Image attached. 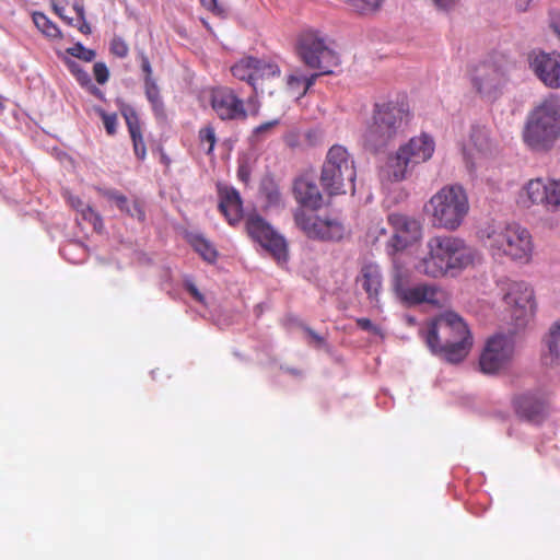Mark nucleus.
Instances as JSON below:
<instances>
[{
  "mask_svg": "<svg viewBox=\"0 0 560 560\" xmlns=\"http://www.w3.org/2000/svg\"><path fill=\"white\" fill-rule=\"evenodd\" d=\"M427 254L415 265L417 272L430 278L459 273L482 261L481 252L464 238L454 235H435L425 243Z\"/></svg>",
  "mask_w": 560,
  "mask_h": 560,
  "instance_id": "f257e3e1",
  "label": "nucleus"
},
{
  "mask_svg": "<svg viewBox=\"0 0 560 560\" xmlns=\"http://www.w3.org/2000/svg\"><path fill=\"white\" fill-rule=\"evenodd\" d=\"M420 334L430 351L450 363L463 361L472 347V335L456 313L446 312L427 323Z\"/></svg>",
  "mask_w": 560,
  "mask_h": 560,
  "instance_id": "f03ea898",
  "label": "nucleus"
},
{
  "mask_svg": "<svg viewBox=\"0 0 560 560\" xmlns=\"http://www.w3.org/2000/svg\"><path fill=\"white\" fill-rule=\"evenodd\" d=\"M477 235L494 258L506 257L521 265L529 264L533 258V237L518 223L486 224L479 229Z\"/></svg>",
  "mask_w": 560,
  "mask_h": 560,
  "instance_id": "7ed1b4c3",
  "label": "nucleus"
},
{
  "mask_svg": "<svg viewBox=\"0 0 560 560\" xmlns=\"http://www.w3.org/2000/svg\"><path fill=\"white\" fill-rule=\"evenodd\" d=\"M409 120V105L404 101L375 104L372 118L362 135L364 148L371 152L384 150L405 131Z\"/></svg>",
  "mask_w": 560,
  "mask_h": 560,
  "instance_id": "20e7f679",
  "label": "nucleus"
},
{
  "mask_svg": "<svg viewBox=\"0 0 560 560\" xmlns=\"http://www.w3.org/2000/svg\"><path fill=\"white\" fill-rule=\"evenodd\" d=\"M469 208L466 190L454 184L445 185L432 195L424 206V213L433 228L454 232L464 223Z\"/></svg>",
  "mask_w": 560,
  "mask_h": 560,
  "instance_id": "39448f33",
  "label": "nucleus"
},
{
  "mask_svg": "<svg viewBox=\"0 0 560 560\" xmlns=\"http://www.w3.org/2000/svg\"><path fill=\"white\" fill-rule=\"evenodd\" d=\"M560 137V96L550 95L528 115L523 131L525 143L536 151L552 148Z\"/></svg>",
  "mask_w": 560,
  "mask_h": 560,
  "instance_id": "423d86ee",
  "label": "nucleus"
},
{
  "mask_svg": "<svg viewBox=\"0 0 560 560\" xmlns=\"http://www.w3.org/2000/svg\"><path fill=\"white\" fill-rule=\"evenodd\" d=\"M298 51L307 67L320 71L319 73L312 74L310 78L295 74L289 75L288 84L293 86L295 83H303L304 92L314 84L319 74L331 73L332 68L339 63L338 55L318 32L308 31L303 33L299 40Z\"/></svg>",
  "mask_w": 560,
  "mask_h": 560,
  "instance_id": "0eeeda50",
  "label": "nucleus"
},
{
  "mask_svg": "<svg viewBox=\"0 0 560 560\" xmlns=\"http://www.w3.org/2000/svg\"><path fill=\"white\" fill-rule=\"evenodd\" d=\"M435 150V142L432 136L422 132L410 138L401 144L394 155H390L383 168V176L390 182H402L410 174L411 170L429 161Z\"/></svg>",
  "mask_w": 560,
  "mask_h": 560,
  "instance_id": "6e6552de",
  "label": "nucleus"
},
{
  "mask_svg": "<svg viewBox=\"0 0 560 560\" xmlns=\"http://www.w3.org/2000/svg\"><path fill=\"white\" fill-rule=\"evenodd\" d=\"M357 176L354 160L348 150L339 144L332 145L322 167L320 184L329 195L354 191Z\"/></svg>",
  "mask_w": 560,
  "mask_h": 560,
  "instance_id": "1a4fd4ad",
  "label": "nucleus"
},
{
  "mask_svg": "<svg viewBox=\"0 0 560 560\" xmlns=\"http://www.w3.org/2000/svg\"><path fill=\"white\" fill-rule=\"evenodd\" d=\"M393 289L397 298L408 305L428 303L434 306H443L447 296L444 290L435 284L409 285L408 270L394 259Z\"/></svg>",
  "mask_w": 560,
  "mask_h": 560,
  "instance_id": "9d476101",
  "label": "nucleus"
},
{
  "mask_svg": "<svg viewBox=\"0 0 560 560\" xmlns=\"http://www.w3.org/2000/svg\"><path fill=\"white\" fill-rule=\"evenodd\" d=\"M502 299L515 329L524 328L534 314V292L524 281L503 279L499 282Z\"/></svg>",
  "mask_w": 560,
  "mask_h": 560,
  "instance_id": "9b49d317",
  "label": "nucleus"
},
{
  "mask_svg": "<svg viewBox=\"0 0 560 560\" xmlns=\"http://www.w3.org/2000/svg\"><path fill=\"white\" fill-rule=\"evenodd\" d=\"M508 72L509 62L504 58L487 59L472 69L470 81L482 98L493 101L502 93L508 82Z\"/></svg>",
  "mask_w": 560,
  "mask_h": 560,
  "instance_id": "f8f14e48",
  "label": "nucleus"
},
{
  "mask_svg": "<svg viewBox=\"0 0 560 560\" xmlns=\"http://www.w3.org/2000/svg\"><path fill=\"white\" fill-rule=\"evenodd\" d=\"M514 353V336L511 334H495L485 343L479 357V369L483 374H498L511 364Z\"/></svg>",
  "mask_w": 560,
  "mask_h": 560,
  "instance_id": "ddd939ff",
  "label": "nucleus"
},
{
  "mask_svg": "<svg viewBox=\"0 0 560 560\" xmlns=\"http://www.w3.org/2000/svg\"><path fill=\"white\" fill-rule=\"evenodd\" d=\"M518 203L525 208L542 206L547 211H560V178L529 179L518 194Z\"/></svg>",
  "mask_w": 560,
  "mask_h": 560,
  "instance_id": "4468645a",
  "label": "nucleus"
},
{
  "mask_svg": "<svg viewBox=\"0 0 560 560\" xmlns=\"http://www.w3.org/2000/svg\"><path fill=\"white\" fill-rule=\"evenodd\" d=\"M388 223L393 229V234L385 243V252L392 258L393 264L395 259L401 265L397 254L420 241L422 225L417 219L401 213L389 214Z\"/></svg>",
  "mask_w": 560,
  "mask_h": 560,
  "instance_id": "2eb2a0df",
  "label": "nucleus"
},
{
  "mask_svg": "<svg viewBox=\"0 0 560 560\" xmlns=\"http://www.w3.org/2000/svg\"><path fill=\"white\" fill-rule=\"evenodd\" d=\"M296 225L311 238L322 241H340L346 234V228L337 218H320L313 212L296 210Z\"/></svg>",
  "mask_w": 560,
  "mask_h": 560,
  "instance_id": "dca6fc26",
  "label": "nucleus"
},
{
  "mask_svg": "<svg viewBox=\"0 0 560 560\" xmlns=\"http://www.w3.org/2000/svg\"><path fill=\"white\" fill-rule=\"evenodd\" d=\"M248 234L280 262L287 260V244L272 226L259 214L250 213L246 218Z\"/></svg>",
  "mask_w": 560,
  "mask_h": 560,
  "instance_id": "f3484780",
  "label": "nucleus"
},
{
  "mask_svg": "<svg viewBox=\"0 0 560 560\" xmlns=\"http://www.w3.org/2000/svg\"><path fill=\"white\" fill-rule=\"evenodd\" d=\"M211 107L222 120H243L247 117L243 100L228 88L212 91Z\"/></svg>",
  "mask_w": 560,
  "mask_h": 560,
  "instance_id": "a211bd4d",
  "label": "nucleus"
},
{
  "mask_svg": "<svg viewBox=\"0 0 560 560\" xmlns=\"http://www.w3.org/2000/svg\"><path fill=\"white\" fill-rule=\"evenodd\" d=\"M529 66L538 79L551 89L560 88V55L544 51L534 52Z\"/></svg>",
  "mask_w": 560,
  "mask_h": 560,
  "instance_id": "6ab92c4d",
  "label": "nucleus"
},
{
  "mask_svg": "<svg viewBox=\"0 0 560 560\" xmlns=\"http://www.w3.org/2000/svg\"><path fill=\"white\" fill-rule=\"evenodd\" d=\"M491 151L489 132L485 127L472 126L467 143L464 144L463 154L470 170L476 168L480 161Z\"/></svg>",
  "mask_w": 560,
  "mask_h": 560,
  "instance_id": "aec40b11",
  "label": "nucleus"
},
{
  "mask_svg": "<svg viewBox=\"0 0 560 560\" xmlns=\"http://www.w3.org/2000/svg\"><path fill=\"white\" fill-rule=\"evenodd\" d=\"M517 413L529 421L538 422L548 405V393L544 389L524 393L515 398Z\"/></svg>",
  "mask_w": 560,
  "mask_h": 560,
  "instance_id": "412c9836",
  "label": "nucleus"
},
{
  "mask_svg": "<svg viewBox=\"0 0 560 560\" xmlns=\"http://www.w3.org/2000/svg\"><path fill=\"white\" fill-rule=\"evenodd\" d=\"M358 284L365 291L372 304L378 303V295L382 290V272L378 265H364L357 279Z\"/></svg>",
  "mask_w": 560,
  "mask_h": 560,
  "instance_id": "4be33fe9",
  "label": "nucleus"
},
{
  "mask_svg": "<svg viewBox=\"0 0 560 560\" xmlns=\"http://www.w3.org/2000/svg\"><path fill=\"white\" fill-rule=\"evenodd\" d=\"M296 200L304 207L317 209L322 206V194L317 185L307 177H300L293 186Z\"/></svg>",
  "mask_w": 560,
  "mask_h": 560,
  "instance_id": "5701e85b",
  "label": "nucleus"
},
{
  "mask_svg": "<svg viewBox=\"0 0 560 560\" xmlns=\"http://www.w3.org/2000/svg\"><path fill=\"white\" fill-rule=\"evenodd\" d=\"M220 194V210L225 215L230 224H235L241 219L242 200L238 191L232 187H221Z\"/></svg>",
  "mask_w": 560,
  "mask_h": 560,
  "instance_id": "b1692460",
  "label": "nucleus"
},
{
  "mask_svg": "<svg viewBox=\"0 0 560 560\" xmlns=\"http://www.w3.org/2000/svg\"><path fill=\"white\" fill-rule=\"evenodd\" d=\"M545 343L544 358L546 362L550 365L560 366V319L550 326Z\"/></svg>",
  "mask_w": 560,
  "mask_h": 560,
  "instance_id": "393cba45",
  "label": "nucleus"
},
{
  "mask_svg": "<svg viewBox=\"0 0 560 560\" xmlns=\"http://www.w3.org/2000/svg\"><path fill=\"white\" fill-rule=\"evenodd\" d=\"M255 58L247 57L241 59L232 67V73L235 78L247 81L257 91V83L255 81Z\"/></svg>",
  "mask_w": 560,
  "mask_h": 560,
  "instance_id": "a878e982",
  "label": "nucleus"
},
{
  "mask_svg": "<svg viewBox=\"0 0 560 560\" xmlns=\"http://www.w3.org/2000/svg\"><path fill=\"white\" fill-rule=\"evenodd\" d=\"M189 243L205 260L208 262H213L215 260L218 255L215 248L201 234H190Z\"/></svg>",
  "mask_w": 560,
  "mask_h": 560,
  "instance_id": "bb28decb",
  "label": "nucleus"
},
{
  "mask_svg": "<svg viewBox=\"0 0 560 560\" xmlns=\"http://www.w3.org/2000/svg\"><path fill=\"white\" fill-rule=\"evenodd\" d=\"M33 22L45 36L50 38H60L61 31L59 27L50 21L44 13L34 12L33 13Z\"/></svg>",
  "mask_w": 560,
  "mask_h": 560,
  "instance_id": "cd10ccee",
  "label": "nucleus"
},
{
  "mask_svg": "<svg viewBox=\"0 0 560 560\" xmlns=\"http://www.w3.org/2000/svg\"><path fill=\"white\" fill-rule=\"evenodd\" d=\"M255 81L258 84L259 80L264 79H270L278 77L280 74V69L278 65L266 61V60H259L255 59Z\"/></svg>",
  "mask_w": 560,
  "mask_h": 560,
  "instance_id": "c85d7f7f",
  "label": "nucleus"
},
{
  "mask_svg": "<svg viewBox=\"0 0 560 560\" xmlns=\"http://www.w3.org/2000/svg\"><path fill=\"white\" fill-rule=\"evenodd\" d=\"M144 90L148 101L151 103L156 114L163 112V102L160 96L159 86L153 78L144 79Z\"/></svg>",
  "mask_w": 560,
  "mask_h": 560,
  "instance_id": "c756f323",
  "label": "nucleus"
},
{
  "mask_svg": "<svg viewBox=\"0 0 560 560\" xmlns=\"http://www.w3.org/2000/svg\"><path fill=\"white\" fill-rule=\"evenodd\" d=\"M351 8L362 14L373 13L382 5L383 0H347Z\"/></svg>",
  "mask_w": 560,
  "mask_h": 560,
  "instance_id": "7c9ffc66",
  "label": "nucleus"
},
{
  "mask_svg": "<svg viewBox=\"0 0 560 560\" xmlns=\"http://www.w3.org/2000/svg\"><path fill=\"white\" fill-rule=\"evenodd\" d=\"M66 52L86 62L94 60L96 56L95 50L84 47L79 42L75 43L72 47L67 48Z\"/></svg>",
  "mask_w": 560,
  "mask_h": 560,
  "instance_id": "2f4dec72",
  "label": "nucleus"
},
{
  "mask_svg": "<svg viewBox=\"0 0 560 560\" xmlns=\"http://www.w3.org/2000/svg\"><path fill=\"white\" fill-rule=\"evenodd\" d=\"M79 214L81 215L82 220L90 222L95 231H102V218L91 206L86 205L83 208H81Z\"/></svg>",
  "mask_w": 560,
  "mask_h": 560,
  "instance_id": "473e14b6",
  "label": "nucleus"
},
{
  "mask_svg": "<svg viewBox=\"0 0 560 560\" xmlns=\"http://www.w3.org/2000/svg\"><path fill=\"white\" fill-rule=\"evenodd\" d=\"M199 140L202 145H205L206 143L208 144V147L205 150L207 154H211L217 142L214 129L211 126H207L200 129Z\"/></svg>",
  "mask_w": 560,
  "mask_h": 560,
  "instance_id": "72a5a7b5",
  "label": "nucleus"
},
{
  "mask_svg": "<svg viewBox=\"0 0 560 560\" xmlns=\"http://www.w3.org/2000/svg\"><path fill=\"white\" fill-rule=\"evenodd\" d=\"M121 114L126 120L129 133H135L136 131L141 130L138 115L131 106H124L121 108Z\"/></svg>",
  "mask_w": 560,
  "mask_h": 560,
  "instance_id": "f704fd0d",
  "label": "nucleus"
},
{
  "mask_svg": "<svg viewBox=\"0 0 560 560\" xmlns=\"http://www.w3.org/2000/svg\"><path fill=\"white\" fill-rule=\"evenodd\" d=\"M95 110L101 116L106 132L110 136L115 135L117 131V115L116 114H107L102 108H96Z\"/></svg>",
  "mask_w": 560,
  "mask_h": 560,
  "instance_id": "c9c22d12",
  "label": "nucleus"
},
{
  "mask_svg": "<svg viewBox=\"0 0 560 560\" xmlns=\"http://www.w3.org/2000/svg\"><path fill=\"white\" fill-rule=\"evenodd\" d=\"M67 65L70 69V71L74 74V77L77 78L78 82L84 86V85H90L91 83V78H90V74L84 71L79 63H77L75 61L73 60H68L67 61Z\"/></svg>",
  "mask_w": 560,
  "mask_h": 560,
  "instance_id": "e433bc0d",
  "label": "nucleus"
},
{
  "mask_svg": "<svg viewBox=\"0 0 560 560\" xmlns=\"http://www.w3.org/2000/svg\"><path fill=\"white\" fill-rule=\"evenodd\" d=\"M133 143L135 154L139 160H144L147 155L145 145L142 139L141 130L130 133Z\"/></svg>",
  "mask_w": 560,
  "mask_h": 560,
  "instance_id": "4c0bfd02",
  "label": "nucleus"
},
{
  "mask_svg": "<svg viewBox=\"0 0 560 560\" xmlns=\"http://www.w3.org/2000/svg\"><path fill=\"white\" fill-rule=\"evenodd\" d=\"M110 51L119 58H125L129 52V47L121 37H114L110 42Z\"/></svg>",
  "mask_w": 560,
  "mask_h": 560,
  "instance_id": "58836bf2",
  "label": "nucleus"
},
{
  "mask_svg": "<svg viewBox=\"0 0 560 560\" xmlns=\"http://www.w3.org/2000/svg\"><path fill=\"white\" fill-rule=\"evenodd\" d=\"M430 3L435 8V10H438L439 12H443V13H450L451 11H453L459 0H429Z\"/></svg>",
  "mask_w": 560,
  "mask_h": 560,
  "instance_id": "ea45409f",
  "label": "nucleus"
},
{
  "mask_svg": "<svg viewBox=\"0 0 560 560\" xmlns=\"http://www.w3.org/2000/svg\"><path fill=\"white\" fill-rule=\"evenodd\" d=\"M93 73L97 83L105 84L108 81L109 71L104 62L94 63Z\"/></svg>",
  "mask_w": 560,
  "mask_h": 560,
  "instance_id": "a19ab883",
  "label": "nucleus"
},
{
  "mask_svg": "<svg viewBox=\"0 0 560 560\" xmlns=\"http://www.w3.org/2000/svg\"><path fill=\"white\" fill-rule=\"evenodd\" d=\"M186 290L189 292V294L199 303H205V296L203 294L198 290V288L195 285V283L187 279L184 283Z\"/></svg>",
  "mask_w": 560,
  "mask_h": 560,
  "instance_id": "79ce46f5",
  "label": "nucleus"
},
{
  "mask_svg": "<svg viewBox=\"0 0 560 560\" xmlns=\"http://www.w3.org/2000/svg\"><path fill=\"white\" fill-rule=\"evenodd\" d=\"M125 213H127L131 218L138 219L139 221H143L144 220V211L141 208V206L139 205V202H137V201L130 203V206L125 211Z\"/></svg>",
  "mask_w": 560,
  "mask_h": 560,
  "instance_id": "37998d69",
  "label": "nucleus"
},
{
  "mask_svg": "<svg viewBox=\"0 0 560 560\" xmlns=\"http://www.w3.org/2000/svg\"><path fill=\"white\" fill-rule=\"evenodd\" d=\"M279 121L277 119L264 122L256 127L253 132V137L259 138L260 136L265 135L266 132L270 131L275 126H277Z\"/></svg>",
  "mask_w": 560,
  "mask_h": 560,
  "instance_id": "c03bdc74",
  "label": "nucleus"
},
{
  "mask_svg": "<svg viewBox=\"0 0 560 560\" xmlns=\"http://www.w3.org/2000/svg\"><path fill=\"white\" fill-rule=\"evenodd\" d=\"M357 324L363 330L371 331L375 335L380 334V328L377 326H375L369 318H365V317L358 318Z\"/></svg>",
  "mask_w": 560,
  "mask_h": 560,
  "instance_id": "a18cd8bd",
  "label": "nucleus"
},
{
  "mask_svg": "<svg viewBox=\"0 0 560 560\" xmlns=\"http://www.w3.org/2000/svg\"><path fill=\"white\" fill-rule=\"evenodd\" d=\"M200 2L203 8L217 15H221L223 13V9L219 5L218 0H200Z\"/></svg>",
  "mask_w": 560,
  "mask_h": 560,
  "instance_id": "49530a36",
  "label": "nucleus"
},
{
  "mask_svg": "<svg viewBox=\"0 0 560 560\" xmlns=\"http://www.w3.org/2000/svg\"><path fill=\"white\" fill-rule=\"evenodd\" d=\"M141 69L145 74L144 79L152 78V68H151L149 59L145 56H142V58H141Z\"/></svg>",
  "mask_w": 560,
  "mask_h": 560,
  "instance_id": "de8ad7c7",
  "label": "nucleus"
},
{
  "mask_svg": "<svg viewBox=\"0 0 560 560\" xmlns=\"http://www.w3.org/2000/svg\"><path fill=\"white\" fill-rule=\"evenodd\" d=\"M68 202L73 209L77 210L78 213L80 212L81 208L86 206V203H84L79 197L75 196H69Z\"/></svg>",
  "mask_w": 560,
  "mask_h": 560,
  "instance_id": "09e8293b",
  "label": "nucleus"
},
{
  "mask_svg": "<svg viewBox=\"0 0 560 560\" xmlns=\"http://www.w3.org/2000/svg\"><path fill=\"white\" fill-rule=\"evenodd\" d=\"M103 195L107 199L113 200L115 203L118 202L119 198L122 197V194H120L119 191H117L115 189H106V190H104Z\"/></svg>",
  "mask_w": 560,
  "mask_h": 560,
  "instance_id": "8fccbe9b",
  "label": "nucleus"
},
{
  "mask_svg": "<svg viewBox=\"0 0 560 560\" xmlns=\"http://www.w3.org/2000/svg\"><path fill=\"white\" fill-rule=\"evenodd\" d=\"M268 200L270 206H277L281 201V196L278 190H272L268 194Z\"/></svg>",
  "mask_w": 560,
  "mask_h": 560,
  "instance_id": "3c124183",
  "label": "nucleus"
},
{
  "mask_svg": "<svg viewBox=\"0 0 560 560\" xmlns=\"http://www.w3.org/2000/svg\"><path fill=\"white\" fill-rule=\"evenodd\" d=\"M550 26L555 31V33L558 35L560 39V14H556L551 16Z\"/></svg>",
  "mask_w": 560,
  "mask_h": 560,
  "instance_id": "603ef678",
  "label": "nucleus"
},
{
  "mask_svg": "<svg viewBox=\"0 0 560 560\" xmlns=\"http://www.w3.org/2000/svg\"><path fill=\"white\" fill-rule=\"evenodd\" d=\"M306 332L308 334V336L312 338V340L317 345V346H320L324 343V338L320 337L317 332H315L314 330H312L311 328H306L305 329Z\"/></svg>",
  "mask_w": 560,
  "mask_h": 560,
  "instance_id": "864d4df0",
  "label": "nucleus"
},
{
  "mask_svg": "<svg viewBox=\"0 0 560 560\" xmlns=\"http://www.w3.org/2000/svg\"><path fill=\"white\" fill-rule=\"evenodd\" d=\"M73 10L77 12L79 20L85 19V10L82 3L74 2Z\"/></svg>",
  "mask_w": 560,
  "mask_h": 560,
  "instance_id": "5fc2aeb1",
  "label": "nucleus"
},
{
  "mask_svg": "<svg viewBox=\"0 0 560 560\" xmlns=\"http://www.w3.org/2000/svg\"><path fill=\"white\" fill-rule=\"evenodd\" d=\"M79 31L83 34H91L92 30L90 24L86 22V20H80V24L78 26Z\"/></svg>",
  "mask_w": 560,
  "mask_h": 560,
  "instance_id": "6e6d98bb",
  "label": "nucleus"
},
{
  "mask_svg": "<svg viewBox=\"0 0 560 560\" xmlns=\"http://www.w3.org/2000/svg\"><path fill=\"white\" fill-rule=\"evenodd\" d=\"M51 7H52V10L55 11V13L61 20H66V15L63 14V12H65V8L63 7H59L54 0H51Z\"/></svg>",
  "mask_w": 560,
  "mask_h": 560,
  "instance_id": "4d7b16f0",
  "label": "nucleus"
},
{
  "mask_svg": "<svg viewBox=\"0 0 560 560\" xmlns=\"http://www.w3.org/2000/svg\"><path fill=\"white\" fill-rule=\"evenodd\" d=\"M116 206L119 208L120 211L125 212L130 206V203L128 202L127 197L122 195V197L119 198L118 202H116Z\"/></svg>",
  "mask_w": 560,
  "mask_h": 560,
  "instance_id": "13d9d810",
  "label": "nucleus"
},
{
  "mask_svg": "<svg viewBox=\"0 0 560 560\" xmlns=\"http://www.w3.org/2000/svg\"><path fill=\"white\" fill-rule=\"evenodd\" d=\"M85 86L89 88L91 93L94 94L95 96H97L98 98H101V100L104 98V93L98 88L93 85L92 82L90 83V85H85Z\"/></svg>",
  "mask_w": 560,
  "mask_h": 560,
  "instance_id": "bf43d9fd",
  "label": "nucleus"
},
{
  "mask_svg": "<svg viewBox=\"0 0 560 560\" xmlns=\"http://www.w3.org/2000/svg\"><path fill=\"white\" fill-rule=\"evenodd\" d=\"M374 233H376V240L381 236L386 235V230L384 228H376Z\"/></svg>",
  "mask_w": 560,
  "mask_h": 560,
  "instance_id": "052dcab7",
  "label": "nucleus"
},
{
  "mask_svg": "<svg viewBox=\"0 0 560 560\" xmlns=\"http://www.w3.org/2000/svg\"><path fill=\"white\" fill-rule=\"evenodd\" d=\"M68 25H73V19L66 16V20H63Z\"/></svg>",
  "mask_w": 560,
  "mask_h": 560,
  "instance_id": "680f3d73",
  "label": "nucleus"
}]
</instances>
